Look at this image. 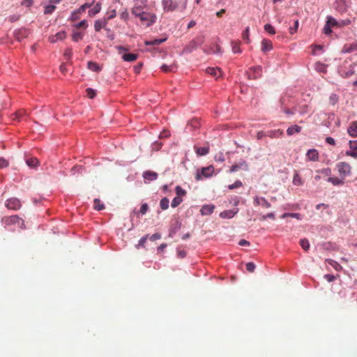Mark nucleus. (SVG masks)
<instances>
[{"label": "nucleus", "instance_id": "dca6fc26", "mask_svg": "<svg viewBox=\"0 0 357 357\" xmlns=\"http://www.w3.org/2000/svg\"><path fill=\"white\" fill-rule=\"evenodd\" d=\"M215 206L213 204L204 205L200 210V213L202 215H208L213 212Z\"/></svg>", "mask_w": 357, "mask_h": 357}, {"label": "nucleus", "instance_id": "49530a36", "mask_svg": "<svg viewBox=\"0 0 357 357\" xmlns=\"http://www.w3.org/2000/svg\"><path fill=\"white\" fill-rule=\"evenodd\" d=\"M86 96L91 99L93 98L96 95V91L91 88L86 89Z\"/></svg>", "mask_w": 357, "mask_h": 357}, {"label": "nucleus", "instance_id": "338daca9", "mask_svg": "<svg viewBox=\"0 0 357 357\" xmlns=\"http://www.w3.org/2000/svg\"><path fill=\"white\" fill-rule=\"evenodd\" d=\"M324 278L329 282H333L335 280L336 277L334 275L332 274H326L324 275Z\"/></svg>", "mask_w": 357, "mask_h": 357}, {"label": "nucleus", "instance_id": "7c9ffc66", "mask_svg": "<svg viewBox=\"0 0 357 357\" xmlns=\"http://www.w3.org/2000/svg\"><path fill=\"white\" fill-rule=\"evenodd\" d=\"M195 151L199 155H205L209 152V148L208 146L197 147Z\"/></svg>", "mask_w": 357, "mask_h": 357}, {"label": "nucleus", "instance_id": "8fccbe9b", "mask_svg": "<svg viewBox=\"0 0 357 357\" xmlns=\"http://www.w3.org/2000/svg\"><path fill=\"white\" fill-rule=\"evenodd\" d=\"M254 73H255V78L260 77L262 73V68L261 66H256L253 68Z\"/></svg>", "mask_w": 357, "mask_h": 357}, {"label": "nucleus", "instance_id": "0e129e2a", "mask_svg": "<svg viewBox=\"0 0 357 357\" xmlns=\"http://www.w3.org/2000/svg\"><path fill=\"white\" fill-rule=\"evenodd\" d=\"M284 112L285 114H287V115H291V114H295L296 112H297V109L296 107H294L292 109H287V108H284L283 109Z\"/></svg>", "mask_w": 357, "mask_h": 357}, {"label": "nucleus", "instance_id": "3c124183", "mask_svg": "<svg viewBox=\"0 0 357 357\" xmlns=\"http://www.w3.org/2000/svg\"><path fill=\"white\" fill-rule=\"evenodd\" d=\"M328 261L329 264L333 266L336 271H339L340 269H341L342 266L337 262H336L332 259H328Z\"/></svg>", "mask_w": 357, "mask_h": 357}, {"label": "nucleus", "instance_id": "680f3d73", "mask_svg": "<svg viewBox=\"0 0 357 357\" xmlns=\"http://www.w3.org/2000/svg\"><path fill=\"white\" fill-rule=\"evenodd\" d=\"M319 172L326 176H330L331 174V169L329 167L322 169Z\"/></svg>", "mask_w": 357, "mask_h": 357}, {"label": "nucleus", "instance_id": "1a4fd4ad", "mask_svg": "<svg viewBox=\"0 0 357 357\" xmlns=\"http://www.w3.org/2000/svg\"><path fill=\"white\" fill-rule=\"evenodd\" d=\"M5 205L9 209L18 210L21 207V202L17 198L13 197L8 199Z\"/></svg>", "mask_w": 357, "mask_h": 357}, {"label": "nucleus", "instance_id": "39448f33", "mask_svg": "<svg viewBox=\"0 0 357 357\" xmlns=\"http://www.w3.org/2000/svg\"><path fill=\"white\" fill-rule=\"evenodd\" d=\"M213 172L214 167L213 165L202 167L199 171H197L195 178L197 181H199L202 179V177L209 178L213 175Z\"/></svg>", "mask_w": 357, "mask_h": 357}, {"label": "nucleus", "instance_id": "7ed1b4c3", "mask_svg": "<svg viewBox=\"0 0 357 357\" xmlns=\"http://www.w3.org/2000/svg\"><path fill=\"white\" fill-rule=\"evenodd\" d=\"M2 222L7 226L17 225L18 227L24 228V220L20 218L17 215L5 216L2 218Z\"/></svg>", "mask_w": 357, "mask_h": 357}, {"label": "nucleus", "instance_id": "09e8293b", "mask_svg": "<svg viewBox=\"0 0 357 357\" xmlns=\"http://www.w3.org/2000/svg\"><path fill=\"white\" fill-rule=\"evenodd\" d=\"M338 101V96L336 94H331L329 98V102L332 105H335Z\"/></svg>", "mask_w": 357, "mask_h": 357}, {"label": "nucleus", "instance_id": "e2e57ef3", "mask_svg": "<svg viewBox=\"0 0 357 357\" xmlns=\"http://www.w3.org/2000/svg\"><path fill=\"white\" fill-rule=\"evenodd\" d=\"M8 162L3 158H0V168L7 167L8 166Z\"/></svg>", "mask_w": 357, "mask_h": 357}, {"label": "nucleus", "instance_id": "4c0bfd02", "mask_svg": "<svg viewBox=\"0 0 357 357\" xmlns=\"http://www.w3.org/2000/svg\"><path fill=\"white\" fill-rule=\"evenodd\" d=\"M84 36V33L78 31H75L73 33L72 38L75 42H78L82 40Z\"/></svg>", "mask_w": 357, "mask_h": 357}, {"label": "nucleus", "instance_id": "79ce46f5", "mask_svg": "<svg viewBox=\"0 0 357 357\" xmlns=\"http://www.w3.org/2000/svg\"><path fill=\"white\" fill-rule=\"evenodd\" d=\"M249 34H250V29L249 27H247L245 30L242 33V38L247 43H249L250 42L249 38Z\"/></svg>", "mask_w": 357, "mask_h": 357}, {"label": "nucleus", "instance_id": "20e7f679", "mask_svg": "<svg viewBox=\"0 0 357 357\" xmlns=\"http://www.w3.org/2000/svg\"><path fill=\"white\" fill-rule=\"evenodd\" d=\"M116 48L118 50L119 53L121 54V57L125 61L132 62L135 61L138 57L137 54L127 53L126 52L128 49L123 46H116Z\"/></svg>", "mask_w": 357, "mask_h": 357}, {"label": "nucleus", "instance_id": "c03bdc74", "mask_svg": "<svg viewBox=\"0 0 357 357\" xmlns=\"http://www.w3.org/2000/svg\"><path fill=\"white\" fill-rule=\"evenodd\" d=\"M56 9V6L54 5H48L45 6L44 13L45 14H52L54 10Z\"/></svg>", "mask_w": 357, "mask_h": 357}, {"label": "nucleus", "instance_id": "cd10ccee", "mask_svg": "<svg viewBox=\"0 0 357 357\" xmlns=\"http://www.w3.org/2000/svg\"><path fill=\"white\" fill-rule=\"evenodd\" d=\"M26 162L29 167H32V168L38 167V165L39 164L38 160L36 158H28V159H26Z\"/></svg>", "mask_w": 357, "mask_h": 357}, {"label": "nucleus", "instance_id": "e433bc0d", "mask_svg": "<svg viewBox=\"0 0 357 357\" xmlns=\"http://www.w3.org/2000/svg\"><path fill=\"white\" fill-rule=\"evenodd\" d=\"M176 197H182L183 196H185L186 195V191L185 190H183L181 186L179 185H177L176 187Z\"/></svg>", "mask_w": 357, "mask_h": 357}, {"label": "nucleus", "instance_id": "f03ea898", "mask_svg": "<svg viewBox=\"0 0 357 357\" xmlns=\"http://www.w3.org/2000/svg\"><path fill=\"white\" fill-rule=\"evenodd\" d=\"M335 167L339 176L344 179L351 175L352 168L348 162H339L335 165Z\"/></svg>", "mask_w": 357, "mask_h": 357}, {"label": "nucleus", "instance_id": "6e6552de", "mask_svg": "<svg viewBox=\"0 0 357 357\" xmlns=\"http://www.w3.org/2000/svg\"><path fill=\"white\" fill-rule=\"evenodd\" d=\"M108 23V19H106L105 17L98 19L95 21L94 22V29L96 31L98 32L102 29H105L106 31H109V29L107 28V24Z\"/></svg>", "mask_w": 357, "mask_h": 357}, {"label": "nucleus", "instance_id": "69168bd1", "mask_svg": "<svg viewBox=\"0 0 357 357\" xmlns=\"http://www.w3.org/2000/svg\"><path fill=\"white\" fill-rule=\"evenodd\" d=\"M73 55L72 49L68 48L64 52V56L66 59H70Z\"/></svg>", "mask_w": 357, "mask_h": 357}, {"label": "nucleus", "instance_id": "c85d7f7f", "mask_svg": "<svg viewBox=\"0 0 357 357\" xmlns=\"http://www.w3.org/2000/svg\"><path fill=\"white\" fill-rule=\"evenodd\" d=\"M176 63H173L170 66H168V65H166V64H163L162 66H161V69L163 72L165 73H168V72H172V71H174V70L176 68Z\"/></svg>", "mask_w": 357, "mask_h": 357}, {"label": "nucleus", "instance_id": "5701e85b", "mask_svg": "<svg viewBox=\"0 0 357 357\" xmlns=\"http://www.w3.org/2000/svg\"><path fill=\"white\" fill-rule=\"evenodd\" d=\"M292 183L294 185L301 186L303 185V180L298 172H295Z\"/></svg>", "mask_w": 357, "mask_h": 357}, {"label": "nucleus", "instance_id": "37998d69", "mask_svg": "<svg viewBox=\"0 0 357 357\" xmlns=\"http://www.w3.org/2000/svg\"><path fill=\"white\" fill-rule=\"evenodd\" d=\"M183 202L182 198L176 197L173 199L171 206L173 208H176Z\"/></svg>", "mask_w": 357, "mask_h": 357}, {"label": "nucleus", "instance_id": "aec40b11", "mask_svg": "<svg viewBox=\"0 0 357 357\" xmlns=\"http://www.w3.org/2000/svg\"><path fill=\"white\" fill-rule=\"evenodd\" d=\"M273 49L272 42L268 39H263L261 41V50L263 52L270 51Z\"/></svg>", "mask_w": 357, "mask_h": 357}, {"label": "nucleus", "instance_id": "052dcab7", "mask_svg": "<svg viewBox=\"0 0 357 357\" xmlns=\"http://www.w3.org/2000/svg\"><path fill=\"white\" fill-rule=\"evenodd\" d=\"M149 210V206L147 204H143L142 206H141V208H140V211L139 212L142 214V215H144L146 213V212L148 211Z\"/></svg>", "mask_w": 357, "mask_h": 357}, {"label": "nucleus", "instance_id": "f257e3e1", "mask_svg": "<svg viewBox=\"0 0 357 357\" xmlns=\"http://www.w3.org/2000/svg\"><path fill=\"white\" fill-rule=\"evenodd\" d=\"M187 2L188 0H162V4L165 12H172L176 10H184Z\"/></svg>", "mask_w": 357, "mask_h": 357}, {"label": "nucleus", "instance_id": "774afa93", "mask_svg": "<svg viewBox=\"0 0 357 357\" xmlns=\"http://www.w3.org/2000/svg\"><path fill=\"white\" fill-rule=\"evenodd\" d=\"M349 147L350 149L356 151L357 150V140L355 141H349Z\"/></svg>", "mask_w": 357, "mask_h": 357}, {"label": "nucleus", "instance_id": "c9c22d12", "mask_svg": "<svg viewBox=\"0 0 357 357\" xmlns=\"http://www.w3.org/2000/svg\"><path fill=\"white\" fill-rule=\"evenodd\" d=\"M315 69H316V70H317L318 72H320V73H326V66L320 62H317L315 63Z\"/></svg>", "mask_w": 357, "mask_h": 357}, {"label": "nucleus", "instance_id": "4468645a", "mask_svg": "<svg viewBox=\"0 0 357 357\" xmlns=\"http://www.w3.org/2000/svg\"><path fill=\"white\" fill-rule=\"evenodd\" d=\"M206 72L211 75V76L214 77L216 79L221 77L222 75V71L220 68H208L206 70Z\"/></svg>", "mask_w": 357, "mask_h": 357}, {"label": "nucleus", "instance_id": "6e6d98bb", "mask_svg": "<svg viewBox=\"0 0 357 357\" xmlns=\"http://www.w3.org/2000/svg\"><path fill=\"white\" fill-rule=\"evenodd\" d=\"M87 26H88V22H87V20H86L81 21L79 23H78L76 25V27L78 29H80V28L86 29Z\"/></svg>", "mask_w": 357, "mask_h": 357}, {"label": "nucleus", "instance_id": "bf43d9fd", "mask_svg": "<svg viewBox=\"0 0 357 357\" xmlns=\"http://www.w3.org/2000/svg\"><path fill=\"white\" fill-rule=\"evenodd\" d=\"M298 24H299L298 20H296L294 22V26L289 28V32L291 34H294L297 31Z\"/></svg>", "mask_w": 357, "mask_h": 357}, {"label": "nucleus", "instance_id": "2f4dec72", "mask_svg": "<svg viewBox=\"0 0 357 357\" xmlns=\"http://www.w3.org/2000/svg\"><path fill=\"white\" fill-rule=\"evenodd\" d=\"M231 47H232V52L234 53H241V48H240V42L239 41H232L231 42Z\"/></svg>", "mask_w": 357, "mask_h": 357}, {"label": "nucleus", "instance_id": "f704fd0d", "mask_svg": "<svg viewBox=\"0 0 357 357\" xmlns=\"http://www.w3.org/2000/svg\"><path fill=\"white\" fill-rule=\"evenodd\" d=\"M169 199L167 197H164L160 200V206L162 210H166L169 207Z\"/></svg>", "mask_w": 357, "mask_h": 357}, {"label": "nucleus", "instance_id": "de8ad7c7", "mask_svg": "<svg viewBox=\"0 0 357 357\" xmlns=\"http://www.w3.org/2000/svg\"><path fill=\"white\" fill-rule=\"evenodd\" d=\"M242 185H243V183L241 181H236L233 184L229 185L228 188L229 190H233L234 188L241 187Z\"/></svg>", "mask_w": 357, "mask_h": 357}, {"label": "nucleus", "instance_id": "f3484780", "mask_svg": "<svg viewBox=\"0 0 357 357\" xmlns=\"http://www.w3.org/2000/svg\"><path fill=\"white\" fill-rule=\"evenodd\" d=\"M348 134L352 137H357V121L350 123L348 129Z\"/></svg>", "mask_w": 357, "mask_h": 357}, {"label": "nucleus", "instance_id": "2eb2a0df", "mask_svg": "<svg viewBox=\"0 0 357 357\" xmlns=\"http://www.w3.org/2000/svg\"><path fill=\"white\" fill-rule=\"evenodd\" d=\"M241 169H245V170L248 169V164L246 163L245 161L243 160V161H241L240 162H238V164L233 165L231 167L229 172H235L238 171Z\"/></svg>", "mask_w": 357, "mask_h": 357}, {"label": "nucleus", "instance_id": "58836bf2", "mask_svg": "<svg viewBox=\"0 0 357 357\" xmlns=\"http://www.w3.org/2000/svg\"><path fill=\"white\" fill-rule=\"evenodd\" d=\"M300 245L305 251H307L310 248V243L307 239H301Z\"/></svg>", "mask_w": 357, "mask_h": 357}, {"label": "nucleus", "instance_id": "6ab92c4d", "mask_svg": "<svg viewBox=\"0 0 357 357\" xmlns=\"http://www.w3.org/2000/svg\"><path fill=\"white\" fill-rule=\"evenodd\" d=\"M357 51V43L346 44L342 49V53H351Z\"/></svg>", "mask_w": 357, "mask_h": 357}, {"label": "nucleus", "instance_id": "13d9d810", "mask_svg": "<svg viewBox=\"0 0 357 357\" xmlns=\"http://www.w3.org/2000/svg\"><path fill=\"white\" fill-rule=\"evenodd\" d=\"M271 135H270V137H280L283 135V131L278 129L277 130H275V131H273L271 132Z\"/></svg>", "mask_w": 357, "mask_h": 357}, {"label": "nucleus", "instance_id": "4d7b16f0", "mask_svg": "<svg viewBox=\"0 0 357 357\" xmlns=\"http://www.w3.org/2000/svg\"><path fill=\"white\" fill-rule=\"evenodd\" d=\"M107 14L108 15L107 17H105L106 19H108V21L109 20H112L113 18H114L116 15V10L114 9V10H112L110 11H108L107 13Z\"/></svg>", "mask_w": 357, "mask_h": 357}, {"label": "nucleus", "instance_id": "ddd939ff", "mask_svg": "<svg viewBox=\"0 0 357 357\" xmlns=\"http://www.w3.org/2000/svg\"><path fill=\"white\" fill-rule=\"evenodd\" d=\"M254 204L256 206H261L266 208L271 207V204L264 197H256L254 199Z\"/></svg>", "mask_w": 357, "mask_h": 357}, {"label": "nucleus", "instance_id": "9d476101", "mask_svg": "<svg viewBox=\"0 0 357 357\" xmlns=\"http://www.w3.org/2000/svg\"><path fill=\"white\" fill-rule=\"evenodd\" d=\"M337 24V20L331 16L327 17V21L324 26L323 31L325 34H330L332 32L331 27Z\"/></svg>", "mask_w": 357, "mask_h": 357}, {"label": "nucleus", "instance_id": "9b49d317", "mask_svg": "<svg viewBox=\"0 0 357 357\" xmlns=\"http://www.w3.org/2000/svg\"><path fill=\"white\" fill-rule=\"evenodd\" d=\"M306 160H307V161H318L319 160L318 151L314 149L308 150L306 153Z\"/></svg>", "mask_w": 357, "mask_h": 357}, {"label": "nucleus", "instance_id": "393cba45", "mask_svg": "<svg viewBox=\"0 0 357 357\" xmlns=\"http://www.w3.org/2000/svg\"><path fill=\"white\" fill-rule=\"evenodd\" d=\"M167 40V38L161 39H154L152 40H146L144 42L146 45H158Z\"/></svg>", "mask_w": 357, "mask_h": 357}, {"label": "nucleus", "instance_id": "ea45409f", "mask_svg": "<svg viewBox=\"0 0 357 357\" xmlns=\"http://www.w3.org/2000/svg\"><path fill=\"white\" fill-rule=\"evenodd\" d=\"M264 30L271 35L275 33V28L271 24H266L264 25Z\"/></svg>", "mask_w": 357, "mask_h": 357}, {"label": "nucleus", "instance_id": "a878e982", "mask_svg": "<svg viewBox=\"0 0 357 357\" xmlns=\"http://www.w3.org/2000/svg\"><path fill=\"white\" fill-rule=\"evenodd\" d=\"M101 10V4L100 3H96L93 8L92 9H91L89 11V15L90 17H93L95 16L96 14H98V13H100Z\"/></svg>", "mask_w": 357, "mask_h": 357}, {"label": "nucleus", "instance_id": "a19ab883", "mask_svg": "<svg viewBox=\"0 0 357 357\" xmlns=\"http://www.w3.org/2000/svg\"><path fill=\"white\" fill-rule=\"evenodd\" d=\"M148 237H149V235L147 234V235L143 236L142 238H141L140 240L139 241L138 244L136 245V248L137 249H139L140 247L144 248V245L147 241Z\"/></svg>", "mask_w": 357, "mask_h": 357}, {"label": "nucleus", "instance_id": "c756f323", "mask_svg": "<svg viewBox=\"0 0 357 357\" xmlns=\"http://www.w3.org/2000/svg\"><path fill=\"white\" fill-rule=\"evenodd\" d=\"M143 13L141 6H135L131 9V13L137 17H139Z\"/></svg>", "mask_w": 357, "mask_h": 357}, {"label": "nucleus", "instance_id": "a211bd4d", "mask_svg": "<svg viewBox=\"0 0 357 357\" xmlns=\"http://www.w3.org/2000/svg\"><path fill=\"white\" fill-rule=\"evenodd\" d=\"M344 178L342 177H332L329 176L327 179L328 182L332 183L333 185H342L344 183Z\"/></svg>", "mask_w": 357, "mask_h": 357}, {"label": "nucleus", "instance_id": "864d4df0", "mask_svg": "<svg viewBox=\"0 0 357 357\" xmlns=\"http://www.w3.org/2000/svg\"><path fill=\"white\" fill-rule=\"evenodd\" d=\"M246 269L248 271L252 273L255 269V265L252 262H248L246 264Z\"/></svg>", "mask_w": 357, "mask_h": 357}, {"label": "nucleus", "instance_id": "bb28decb", "mask_svg": "<svg viewBox=\"0 0 357 357\" xmlns=\"http://www.w3.org/2000/svg\"><path fill=\"white\" fill-rule=\"evenodd\" d=\"M15 38L20 41L23 38L27 36V31L26 29H19L15 33Z\"/></svg>", "mask_w": 357, "mask_h": 357}, {"label": "nucleus", "instance_id": "f8f14e48", "mask_svg": "<svg viewBox=\"0 0 357 357\" xmlns=\"http://www.w3.org/2000/svg\"><path fill=\"white\" fill-rule=\"evenodd\" d=\"M66 36L65 31H60L49 37V41L51 43H55L59 40H63Z\"/></svg>", "mask_w": 357, "mask_h": 357}, {"label": "nucleus", "instance_id": "0eeeda50", "mask_svg": "<svg viewBox=\"0 0 357 357\" xmlns=\"http://www.w3.org/2000/svg\"><path fill=\"white\" fill-rule=\"evenodd\" d=\"M204 42V36H197L193 39L185 47L188 52H191L192 50L201 46Z\"/></svg>", "mask_w": 357, "mask_h": 357}, {"label": "nucleus", "instance_id": "5fc2aeb1", "mask_svg": "<svg viewBox=\"0 0 357 357\" xmlns=\"http://www.w3.org/2000/svg\"><path fill=\"white\" fill-rule=\"evenodd\" d=\"M120 17L121 20L124 21H127L129 17V14L127 10V9H125L120 14Z\"/></svg>", "mask_w": 357, "mask_h": 357}, {"label": "nucleus", "instance_id": "4be33fe9", "mask_svg": "<svg viewBox=\"0 0 357 357\" xmlns=\"http://www.w3.org/2000/svg\"><path fill=\"white\" fill-rule=\"evenodd\" d=\"M143 177L145 180L151 181L158 178V174L153 172L146 171L144 172Z\"/></svg>", "mask_w": 357, "mask_h": 357}, {"label": "nucleus", "instance_id": "72a5a7b5", "mask_svg": "<svg viewBox=\"0 0 357 357\" xmlns=\"http://www.w3.org/2000/svg\"><path fill=\"white\" fill-rule=\"evenodd\" d=\"M88 68L89 69L94 71V72H98L100 70V68L99 66L93 61H89L88 62Z\"/></svg>", "mask_w": 357, "mask_h": 357}, {"label": "nucleus", "instance_id": "473e14b6", "mask_svg": "<svg viewBox=\"0 0 357 357\" xmlns=\"http://www.w3.org/2000/svg\"><path fill=\"white\" fill-rule=\"evenodd\" d=\"M93 203V207L96 210L101 211L105 208L104 204L101 203L99 199H95Z\"/></svg>", "mask_w": 357, "mask_h": 357}, {"label": "nucleus", "instance_id": "b1692460", "mask_svg": "<svg viewBox=\"0 0 357 357\" xmlns=\"http://www.w3.org/2000/svg\"><path fill=\"white\" fill-rule=\"evenodd\" d=\"M301 130V127L297 125H294L288 128L287 133L288 135H292L294 133H299Z\"/></svg>", "mask_w": 357, "mask_h": 357}, {"label": "nucleus", "instance_id": "a18cd8bd", "mask_svg": "<svg viewBox=\"0 0 357 357\" xmlns=\"http://www.w3.org/2000/svg\"><path fill=\"white\" fill-rule=\"evenodd\" d=\"M92 6V3H86L83 5H82L77 10V13H82L85 11V10L88 8H90L91 6Z\"/></svg>", "mask_w": 357, "mask_h": 357}, {"label": "nucleus", "instance_id": "412c9836", "mask_svg": "<svg viewBox=\"0 0 357 357\" xmlns=\"http://www.w3.org/2000/svg\"><path fill=\"white\" fill-rule=\"evenodd\" d=\"M237 210L224 211L220 213V217L222 218H231L237 213Z\"/></svg>", "mask_w": 357, "mask_h": 357}, {"label": "nucleus", "instance_id": "603ef678", "mask_svg": "<svg viewBox=\"0 0 357 357\" xmlns=\"http://www.w3.org/2000/svg\"><path fill=\"white\" fill-rule=\"evenodd\" d=\"M350 23V20H341L340 22L337 21V24L334 26L342 27L348 25Z\"/></svg>", "mask_w": 357, "mask_h": 357}, {"label": "nucleus", "instance_id": "423d86ee", "mask_svg": "<svg viewBox=\"0 0 357 357\" xmlns=\"http://www.w3.org/2000/svg\"><path fill=\"white\" fill-rule=\"evenodd\" d=\"M139 18L142 22H144L147 26L152 25L156 21L155 15L146 12H144Z\"/></svg>", "mask_w": 357, "mask_h": 357}]
</instances>
